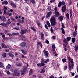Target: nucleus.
Segmentation results:
<instances>
[{
	"label": "nucleus",
	"instance_id": "f257e3e1",
	"mask_svg": "<svg viewBox=\"0 0 78 78\" xmlns=\"http://www.w3.org/2000/svg\"><path fill=\"white\" fill-rule=\"evenodd\" d=\"M55 17H52L50 19V22L51 25L53 26L56 24V20Z\"/></svg>",
	"mask_w": 78,
	"mask_h": 78
},
{
	"label": "nucleus",
	"instance_id": "f03ea898",
	"mask_svg": "<svg viewBox=\"0 0 78 78\" xmlns=\"http://www.w3.org/2000/svg\"><path fill=\"white\" fill-rule=\"evenodd\" d=\"M74 27L75 28V32L73 33V34L74 37H75V36L77 35V28H78V26L77 25L75 26Z\"/></svg>",
	"mask_w": 78,
	"mask_h": 78
},
{
	"label": "nucleus",
	"instance_id": "7ed1b4c3",
	"mask_svg": "<svg viewBox=\"0 0 78 78\" xmlns=\"http://www.w3.org/2000/svg\"><path fill=\"white\" fill-rule=\"evenodd\" d=\"M43 52L44 54V56L45 58H48V55H49L48 51H46L44 49L43 51Z\"/></svg>",
	"mask_w": 78,
	"mask_h": 78
},
{
	"label": "nucleus",
	"instance_id": "20e7f679",
	"mask_svg": "<svg viewBox=\"0 0 78 78\" xmlns=\"http://www.w3.org/2000/svg\"><path fill=\"white\" fill-rule=\"evenodd\" d=\"M26 71H27V67L25 66L23 69L22 71L21 72V75H24Z\"/></svg>",
	"mask_w": 78,
	"mask_h": 78
},
{
	"label": "nucleus",
	"instance_id": "39448f33",
	"mask_svg": "<svg viewBox=\"0 0 78 78\" xmlns=\"http://www.w3.org/2000/svg\"><path fill=\"white\" fill-rule=\"evenodd\" d=\"M69 70H71V69H72L73 68V66H74V64H71V65H70V63H69Z\"/></svg>",
	"mask_w": 78,
	"mask_h": 78
},
{
	"label": "nucleus",
	"instance_id": "423d86ee",
	"mask_svg": "<svg viewBox=\"0 0 78 78\" xmlns=\"http://www.w3.org/2000/svg\"><path fill=\"white\" fill-rule=\"evenodd\" d=\"M52 14V12H51L50 11L48 12L47 13V15L46 16V18H48L49 17H50V16Z\"/></svg>",
	"mask_w": 78,
	"mask_h": 78
},
{
	"label": "nucleus",
	"instance_id": "0eeeda50",
	"mask_svg": "<svg viewBox=\"0 0 78 78\" xmlns=\"http://www.w3.org/2000/svg\"><path fill=\"white\" fill-rule=\"evenodd\" d=\"M65 4V2L63 1V2H60L58 3V7L60 8L61 7V5H64Z\"/></svg>",
	"mask_w": 78,
	"mask_h": 78
},
{
	"label": "nucleus",
	"instance_id": "6e6552de",
	"mask_svg": "<svg viewBox=\"0 0 78 78\" xmlns=\"http://www.w3.org/2000/svg\"><path fill=\"white\" fill-rule=\"evenodd\" d=\"M26 45V43L25 42H22L20 44V46L21 47H25Z\"/></svg>",
	"mask_w": 78,
	"mask_h": 78
},
{
	"label": "nucleus",
	"instance_id": "1a4fd4ad",
	"mask_svg": "<svg viewBox=\"0 0 78 78\" xmlns=\"http://www.w3.org/2000/svg\"><path fill=\"white\" fill-rule=\"evenodd\" d=\"M37 65L38 66V67H42V66H45V64L42 63H38Z\"/></svg>",
	"mask_w": 78,
	"mask_h": 78
},
{
	"label": "nucleus",
	"instance_id": "9d476101",
	"mask_svg": "<svg viewBox=\"0 0 78 78\" xmlns=\"http://www.w3.org/2000/svg\"><path fill=\"white\" fill-rule=\"evenodd\" d=\"M26 32H27V30H26V29H25L24 30L22 29L21 32V35H22L23 34H24V33H26Z\"/></svg>",
	"mask_w": 78,
	"mask_h": 78
},
{
	"label": "nucleus",
	"instance_id": "9b49d317",
	"mask_svg": "<svg viewBox=\"0 0 78 78\" xmlns=\"http://www.w3.org/2000/svg\"><path fill=\"white\" fill-rule=\"evenodd\" d=\"M62 9L63 12H65L66 10V5H64L63 6L62 8Z\"/></svg>",
	"mask_w": 78,
	"mask_h": 78
},
{
	"label": "nucleus",
	"instance_id": "f8f14e48",
	"mask_svg": "<svg viewBox=\"0 0 78 78\" xmlns=\"http://www.w3.org/2000/svg\"><path fill=\"white\" fill-rule=\"evenodd\" d=\"M1 20H2V21H3V22H6V19L4 16H2Z\"/></svg>",
	"mask_w": 78,
	"mask_h": 78
},
{
	"label": "nucleus",
	"instance_id": "ddd939ff",
	"mask_svg": "<svg viewBox=\"0 0 78 78\" xmlns=\"http://www.w3.org/2000/svg\"><path fill=\"white\" fill-rule=\"evenodd\" d=\"M11 67V65L9 64H8L6 67V69H10Z\"/></svg>",
	"mask_w": 78,
	"mask_h": 78
},
{
	"label": "nucleus",
	"instance_id": "4468645a",
	"mask_svg": "<svg viewBox=\"0 0 78 78\" xmlns=\"http://www.w3.org/2000/svg\"><path fill=\"white\" fill-rule=\"evenodd\" d=\"M19 23H24V20H18Z\"/></svg>",
	"mask_w": 78,
	"mask_h": 78
},
{
	"label": "nucleus",
	"instance_id": "2eb2a0df",
	"mask_svg": "<svg viewBox=\"0 0 78 78\" xmlns=\"http://www.w3.org/2000/svg\"><path fill=\"white\" fill-rule=\"evenodd\" d=\"M78 49V46L75 45L74 46V50L75 51H77Z\"/></svg>",
	"mask_w": 78,
	"mask_h": 78
},
{
	"label": "nucleus",
	"instance_id": "dca6fc26",
	"mask_svg": "<svg viewBox=\"0 0 78 78\" xmlns=\"http://www.w3.org/2000/svg\"><path fill=\"white\" fill-rule=\"evenodd\" d=\"M1 46L2 48H7L6 46L4 43H2Z\"/></svg>",
	"mask_w": 78,
	"mask_h": 78
},
{
	"label": "nucleus",
	"instance_id": "f3484780",
	"mask_svg": "<svg viewBox=\"0 0 78 78\" xmlns=\"http://www.w3.org/2000/svg\"><path fill=\"white\" fill-rule=\"evenodd\" d=\"M45 72V69L43 68L41 70V71L40 72V73H44Z\"/></svg>",
	"mask_w": 78,
	"mask_h": 78
},
{
	"label": "nucleus",
	"instance_id": "a211bd4d",
	"mask_svg": "<svg viewBox=\"0 0 78 78\" xmlns=\"http://www.w3.org/2000/svg\"><path fill=\"white\" fill-rule=\"evenodd\" d=\"M55 17H58V16H59V12H55Z\"/></svg>",
	"mask_w": 78,
	"mask_h": 78
},
{
	"label": "nucleus",
	"instance_id": "6ab92c4d",
	"mask_svg": "<svg viewBox=\"0 0 78 78\" xmlns=\"http://www.w3.org/2000/svg\"><path fill=\"white\" fill-rule=\"evenodd\" d=\"M37 24L38 25V27H40L41 28H42L43 26L42 25H41V23H40L39 22H37Z\"/></svg>",
	"mask_w": 78,
	"mask_h": 78
},
{
	"label": "nucleus",
	"instance_id": "aec40b11",
	"mask_svg": "<svg viewBox=\"0 0 78 78\" xmlns=\"http://www.w3.org/2000/svg\"><path fill=\"white\" fill-rule=\"evenodd\" d=\"M58 19L60 21H62L63 20V17L62 16H60L59 17Z\"/></svg>",
	"mask_w": 78,
	"mask_h": 78
},
{
	"label": "nucleus",
	"instance_id": "412c9836",
	"mask_svg": "<svg viewBox=\"0 0 78 78\" xmlns=\"http://www.w3.org/2000/svg\"><path fill=\"white\" fill-rule=\"evenodd\" d=\"M47 24V25L48 26V27H51V25H50V22L49 21H47L46 22Z\"/></svg>",
	"mask_w": 78,
	"mask_h": 78
},
{
	"label": "nucleus",
	"instance_id": "4be33fe9",
	"mask_svg": "<svg viewBox=\"0 0 78 78\" xmlns=\"http://www.w3.org/2000/svg\"><path fill=\"white\" fill-rule=\"evenodd\" d=\"M0 67L3 68L4 67V64L0 62Z\"/></svg>",
	"mask_w": 78,
	"mask_h": 78
},
{
	"label": "nucleus",
	"instance_id": "5701e85b",
	"mask_svg": "<svg viewBox=\"0 0 78 78\" xmlns=\"http://www.w3.org/2000/svg\"><path fill=\"white\" fill-rule=\"evenodd\" d=\"M33 73V69H31L29 71V76H30Z\"/></svg>",
	"mask_w": 78,
	"mask_h": 78
},
{
	"label": "nucleus",
	"instance_id": "b1692460",
	"mask_svg": "<svg viewBox=\"0 0 78 78\" xmlns=\"http://www.w3.org/2000/svg\"><path fill=\"white\" fill-rule=\"evenodd\" d=\"M37 45H39L40 46L41 48H42V43H41L40 42H38Z\"/></svg>",
	"mask_w": 78,
	"mask_h": 78
},
{
	"label": "nucleus",
	"instance_id": "393cba45",
	"mask_svg": "<svg viewBox=\"0 0 78 78\" xmlns=\"http://www.w3.org/2000/svg\"><path fill=\"white\" fill-rule=\"evenodd\" d=\"M41 38L42 40H44V34L41 33Z\"/></svg>",
	"mask_w": 78,
	"mask_h": 78
},
{
	"label": "nucleus",
	"instance_id": "a878e982",
	"mask_svg": "<svg viewBox=\"0 0 78 78\" xmlns=\"http://www.w3.org/2000/svg\"><path fill=\"white\" fill-rule=\"evenodd\" d=\"M51 6H49L47 8V9L48 10V11H51Z\"/></svg>",
	"mask_w": 78,
	"mask_h": 78
},
{
	"label": "nucleus",
	"instance_id": "bb28decb",
	"mask_svg": "<svg viewBox=\"0 0 78 78\" xmlns=\"http://www.w3.org/2000/svg\"><path fill=\"white\" fill-rule=\"evenodd\" d=\"M75 38H72V41L73 43H74L75 42Z\"/></svg>",
	"mask_w": 78,
	"mask_h": 78
},
{
	"label": "nucleus",
	"instance_id": "cd10ccee",
	"mask_svg": "<svg viewBox=\"0 0 78 78\" xmlns=\"http://www.w3.org/2000/svg\"><path fill=\"white\" fill-rule=\"evenodd\" d=\"M2 56L4 58H5L6 56V54L5 53H4L2 54Z\"/></svg>",
	"mask_w": 78,
	"mask_h": 78
},
{
	"label": "nucleus",
	"instance_id": "c85d7f7f",
	"mask_svg": "<svg viewBox=\"0 0 78 78\" xmlns=\"http://www.w3.org/2000/svg\"><path fill=\"white\" fill-rule=\"evenodd\" d=\"M8 55H9V56H10L11 57H14V55H13V54H12L9 53L8 54Z\"/></svg>",
	"mask_w": 78,
	"mask_h": 78
},
{
	"label": "nucleus",
	"instance_id": "c756f323",
	"mask_svg": "<svg viewBox=\"0 0 78 78\" xmlns=\"http://www.w3.org/2000/svg\"><path fill=\"white\" fill-rule=\"evenodd\" d=\"M50 61V59L49 58H47L46 61H45V63L48 62Z\"/></svg>",
	"mask_w": 78,
	"mask_h": 78
},
{
	"label": "nucleus",
	"instance_id": "7c9ffc66",
	"mask_svg": "<svg viewBox=\"0 0 78 78\" xmlns=\"http://www.w3.org/2000/svg\"><path fill=\"white\" fill-rule=\"evenodd\" d=\"M41 62L42 64H44V63H45V61L44 60V59L43 58H42L41 61Z\"/></svg>",
	"mask_w": 78,
	"mask_h": 78
},
{
	"label": "nucleus",
	"instance_id": "2f4dec72",
	"mask_svg": "<svg viewBox=\"0 0 78 78\" xmlns=\"http://www.w3.org/2000/svg\"><path fill=\"white\" fill-rule=\"evenodd\" d=\"M4 14H9V13L8 12H6V10H4Z\"/></svg>",
	"mask_w": 78,
	"mask_h": 78
},
{
	"label": "nucleus",
	"instance_id": "473e14b6",
	"mask_svg": "<svg viewBox=\"0 0 78 78\" xmlns=\"http://www.w3.org/2000/svg\"><path fill=\"white\" fill-rule=\"evenodd\" d=\"M22 52L23 53V54H26L27 53V51H25L23 50H21Z\"/></svg>",
	"mask_w": 78,
	"mask_h": 78
},
{
	"label": "nucleus",
	"instance_id": "72a5a7b5",
	"mask_svg": "<svg viewBox=\"0 0 78 78\" xmlns=\"http://www.w3.org/2000/svg\"><path fill=\"white\" fill-rule=\"evenodd\" d=\"M66 16L67 19H70V18L69 17V14L68 13L66 14Z\"/></svg>",
	"mask_w": 78,
	"mask_h": 78
},
{
	"label": "nucleus",
	"instance_id": "f704fd0d",
	"mask_svg": "<svg viewBox=\"0 0 78 78\" xmlns=\"http://www.w3.org/2000/svg\"><path fill=\"white\" fill-rule=\"evenodd\" d=\"M62 32L63 33V34H65V31H64V29L63 28H61Z\"/></svg>",
	"mask_w": 78,
	"mask_h": 78
},
{
	"label": "nucleus",
	"instance_id": "c9c22d12",
	"mask_svg": "<svg viewBox=\"0 0 78 78\" xmlns=\"http://www.w3.org/2000/svg\"><path fill=\"white\" fill-rule=\"evenodd\" d=\"M71 39V37H68L67 38V40L68 41H69Z\"/></svg>",
	"mask_w": 78,
	"mask_h": 78
},
{
	"label": "nucleus",
	"instance_id": "e433bc0d",
	"mask_svg": "<svg viewBox=\"0 0 78 78\" xmlns=\"http://www.w3.org/2000/svg\"><path fill=\"white\" fill-rule=\"evenodd\" d=\"M31 2L33 3V4H34V3L36 2V1L34 0H31Z\"/></svg>",
	"mask_w": 78,
	"mask_h": 78
},
{
	"label": "nucleus",
	"instance_id": "4c0bfd02",
	"mask_svg": "<svg viewBox=\"0 0 78 78\" xmlns=\"http://www.w3.org/2000/svg\"><path fill=\"white\" fill-rule=\"evenodd\" d=\"M31 30L34 31H37V30H36L33 27H31Z\"/></svg>",
	"mask_w": 78,
	"mask_h": 78
},
{
	"label": "nucleus",
	"instance_id": "58836bf2",
	"mask_svg": "<svg viewBox=\"0 0 78 78\" xmlns=\"http://www.w3.org/2000/svg\"><path fill=\"white\" fill-rule=\"evenodd\" d=\"M67 69V66H65L64 68V70H66Z\"/></svg>",
	"mask_w": 78,
	"mask_h": 78
},
{
	"label": "nucleus",
	"instance_id": "ea45409f",
	"mask_svg": "<svg viewBox=\"0 0 78 78\" xmlns=\"http://www.w3.org/2000/svg\"><path fill=\"white\" fill-rule=\"evenodd\" d=\"M8 26V25L7 23L6 24L4 23V27H7Z\"/></svg>",
	"mask_w": 78,
	"mask_h": 78
},
{
	"label": "nucleus",
	"instance_id": "a19ab883",
	"mask_svg": "<svg viewBox=\"0 0 78 78\" xmlns=\"http://www.w3.org/2000/svg\"><path fill=\"white\" fill-rule=\"evenodd\" d=\"M62 61L63 62H66V59L64 58L62 59Z\"/></svg>",
	"mask_w": 78,
	"mask_h": 78
},
{
	"label": "nucleus",
	"instance_id": "79ce46f5",
	"mask_svg": "<svg viewBox=\"0 0 78 78\" xmlns=\"http://www.w3.org/2000/svg\"><path fill=\"white\" fill-rule=\"evenodd\" d=\"M4 4L6 5H8V2H7V1H4Z\"/></svg>",
	"mask_w": 78,
	"mask_h": 78
},
{
	"label": "nucleus",
	"instance_id": "37998d69",
	"mask_svg": "<svg viewBox=\"0 0 78 78\" xmlns=\"http://www.w3.org/2000/svg\"><path fill=\"white\" fill-rule=\"evenodd\" d=\"M10 19H11V20H12L13 21H14L15 20V19L13 18L12 17H10Z\"/></svg>",
	"mask_w": 78,
	"mask_h": 78
},
{
	"label": "nucleus",
	"instance_id": "c03bdc74",
	"mask_svg": "<svg viewBox=\"0 0 78 78\" xmlns=\"http://www.w3.org/2000/svg\"><path fill=\"white\" fill-rule=\"evenodd\" d=\"M14 29L15 30H19V27H16Z\"/></svg>",
	"mask_w": 78,
	"mask_h": 78
},
{
	"label": "nucleus",
	"instance_id": "a18cd8bd",
	"mask_svg": "<svg viewBox=\"0 0 78 78\" xmlns=\"http://www.w3.org/2000/svg\"><path fill=\"white\" fill-rule=\"evenodd\" d=\"M6 23H7L8 25H9V24H10V23H11V21H7Z\"/></svg>",
	"mask_w": 78,
	"mask_h": 78
},
{
	"label": "nucleus",
	"instance_id": "49530a36",
	"mask_svg": "<svg viewBox=\"0 0 78 78\" xmlns=\"http://www.w3.org/2000/svg\"><path fill=\"white\" fill-rule=\"evenodd\" d=\"M16 73H15V72H14V73L13 74V76H16Z\"/></svg>",
	"mask_w": 78,
	"mask_h": 78
},
{
	"label": "nucleus",
	"instance_id": "de8ad7c7",
	"mask_svg": "<svg viewBox=\"0 0 78 78\" xmlns=\"http://www.w3.org/2000/svg\"><path fill=\"white\" fill-rule=\"evenodd\" d=\"M45 27L46 28V29L48 30V26H47V24L45 25Z\"/></svg>",
	"mask_w": 78,
	"mask_h": 78
},
{
	"label": "nucleus",
	"instance_id": "09e8293b",
	"mask_svg": "<svg viewBox=\"0 0 78 78\" xmlns=\"http://www.w3.org/2000/svg\"><path fill=\"white\" fill-rule=\"evenodd\" d=\"M10 4L11 5V6H12L14 4L12 2V1H10Z\"/></svg>",
	"mask_w": 78,
	"mask_h": 78
},
{
	"label": "nucleus",
	"instance_id": "8fccbe9b",
	"mask_svg": "<svg viewBox=\"0 0 78 78\" xmlns=\"http://www.w3.org/2000/svg\"><path fill=\"white\" fill-rule=\"evenodd\" d=\"M70 73H71L72 76H74V75H75L74 73H72V72H71Z\"/></svg>",
	"mask_w": 78,
	"mask_h": 78
},
{
	"label": "nucleus",
	"instance_id": "3c124183",
	"mask_svg": "<svg viewBox=\"0 0 78 78\" xmlns=\"http://www.w3.org/2000/svg\"><path fill=\"white\" fill-rule=\"evenodd\" d=\"M70 62L71 63H72V64H73V59H71Z\"/></svg>",
	"mask_w": 78,
	"mask_h": 78
},
{
	"label": "nucleus",
	"instance_id": "603ef678",
	"mask_svg": "<svg viewBox=\"0 0 78 78\" xmlns=\"http://www.w3.org/2000/svg\"><path fill=\"white\" fill-rule=\"evenodd\" d=\"M45 42H46V44H49V41L48 40H46Z\"/></svg>",
	"mask_w": 78,
	"mask_h": 78
},
{
	"label": "nucleus",
	"instance_id": "864d4df0",
	"mask_svg": "<svg viewBox=\"0 0 78 78\" xmlns=\"http://www.w3.org/2000/svg\"><path fill=\"white\" fill-rule=\"evenodd\" d=\"M17 66L18 67H20L21 66V64L20 63H19L17 64Z\"/></svg>",
	"mask_w": 78,
	"mask_h": 78
},
{
	"label": "nucleus",
	"instance_id": "5fc2aeb1",
	"mask_svg": "<svg viewBox=\"0 0 78 78\" xmlns=\"http://www.w3.org/2000/svg\"><path fill=\"white\" fill-rule=\"evenodd\" d=\"M16 73L17 76H19L20 75V73Z\"/></svg>",
	"mask_w": 78,
	"mask_h": 78
},
{
	"label": "nucleus",
	"instance_id": "6e6d98bb",
	"mask_svg": "<svg viewBox=\"0 0 78 78\" xmlns=\"http://www.w3.org/2000/svg\"><path fill=\"white\" fill-rule=\"evenodd\" d=\"M62 28H65V27L64 26V25L63 23H62Z\"/></svg>",
	"mask_w": 78,
	"mask_h": 78
},
{
	"label": "nucleus",
	"instance_id": "4d7b16f0",
	"mask_svg": "<svg viewBox=\"0 0 78 78\" xmlns=\"http://www.w3.org/2000/svg\"><path fill=\"white\" fill-rule=\"evenodd\" d=\"M5 23H2L0 24V25H2V26H4Z\"/></svg>",
	"mask_w": 78,
	"mask_h": 78
},
{
	"label": "nucleus",
	"instance_id": "13d9d810",
	"mask_svg": "<svg viewBox=\"0 0 78 78\" xmlns=\"http://www.w3.org/2000/svg\"><path fill=\"white\" fill-rule=\"evenodd\" d=\"M63 42L65 43H66V42H67V40H66V39H64L63 40Z\"/></svg>",
	"mask_w": 78,
	"mask_h": 78
},
{
	"label": "nucleus",
	"instance_id": "bf43d9fd",
	"mask_svg": "<svg viewBox=\"0 0 78 78\" xmlns=\"http://www.w3.org/2000/svg\"><path fill=\"white\" fill-rule=\"evenodd\" d=\"M68 59L69 60V62L70 61V60H71V58H70V57H68Z\"/></svg>",
	"mask_w": 78,
	"mask_h": 78
},
{
	"label": "nucleus",
	"instance_id": "052dcab7",
	"mask_svg": "<svg viewBox=\"0 0 78 78\" xmlns=\"http://www.w3.org/2000/svg\"><path fill=\"white\" fill-rule=\"evenodd\" d=\"M19 33H15V36H19Z\"/></svg>",
	"mask_w": 78,
	"mask_h": 78
},
{
	"label": "nucleus",
	"instance_id": "680f3d73",
	"mask_svg": "<svg viewBox=\"0 0 78 78\" xmlns=\"http://www.w3.org/2000/svg\"><path fill=\"white\" fill-rule=\"evenodd\" d=\"M54 10L55 11V12H56V11H58V10L57 9V7H55V9H54Z\"/></svg>",
	"mask_w": 78,
	"mask_h": 78
},
{
	"label": "nucleus",
	"instance_id": "e2e57ef3",
	"mask_svg": "<svg viewBox=\"0 0 78 78\" xmlns=\"http://www.w3.org/2000/svg\"><path fill=\"white\" fill-rule=\"evenodd\" d=\"M12 7H14V8H16V5H14V4H13V5H12Z\"/></svg>",
	"mask_w": 78,
	"mask_h": 78
},
{
	"label": "nucleus",
	"instance_id": "0e129e2a",
	"mask_svg": "<svg viewBox=\"0 0 78 78\" xmlns=\"http://www.w3.org/2000/svg\"><path fill=\"white\" fill-rule=\"evenodd\" d=\"M51 33H53V28H52V27L51 28Z\"/></svg>",
	"mask_w": 78,
	"mask_h": 78
},
{
	"label": "nucleus",
	"instance_id": "69168bd1",
	"mask_svg": "<svg viewBox=\"0 0 78 78\" xmlns=\"http://www.w3.org/2000/svg\"><path fill=\"white\" fill-rule=\"evenodd\" d=\"M69 5H70V4L72 3V1H71V0H70L69 1Z\"/></svg>",
	"mask_w": 78,
	"mask_h": 78
},
{
	"label": "nucleus",
	"instance_id": "338daca9",
	"mask_svg": "<svg viewBox=\"0 0 78 78\" xmlns=\"http://www.w3.org/2000/svg\"><path fill=\"white\" fill-rule=\"evenodd\" d=\"M52 47L53 48H55V45L53 44L52 46Z\"/></svg>",
	"mask_w": 78,
	"mask_h": 78
},
{
	"label": "nucleus",
	"instance_id": "774afa93",
	"mask_svg": "<svg viewBox=\"0 0 78 78\" xmlns=\"http://www.w3.org/2000/svg\"><path fill=\"white\" fill-rule=\"evenodd\" d=\"M49 78H54V76H50V77H49Z\"/></svg>",
	"mask_w": 78,
	"mask_h": 78
}]
</instances>
